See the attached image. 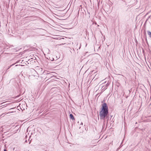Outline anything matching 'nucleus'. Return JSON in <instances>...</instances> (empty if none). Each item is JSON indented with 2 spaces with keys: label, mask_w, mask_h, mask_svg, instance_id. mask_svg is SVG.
Masks as SVG:
<instances>
[{
  "label": "nucleus",
  "mask_w": 151,
  "mask_h": 151,
  "mask_svg": "<svg viewBox=\"0 0 151 151\" xmlns=\"http://www.w3.org/2000/svg\"><path fill=\"white\" fill-rule=\"evenodd\" d=\"M4 151H7L6 150V149H4Z\"/></svg>",
  "instance_id": "20e7f679"
},
{
  "label": "nucleus",
  "mask_w": 151,
  "mask_h": 151,
  "mask_svg": "<svg viewBox=\"0 0 151 151\" xmlns=\"http://www.w3.org/2000/svg\"><path fill=\"white\" fill-rule=\"evenodd\" d=\"M108 114V107L106 103L104 104L102 106L101 111L99 112V116L101 119H104Z\"/></svg>",
  "instance_id": "f257e3e1"
},
{
  "label": "nucleus",
  "mask_w": 151,
  "mask_h": 151,
  "mask_svg": "<svg viewBox=\"0 0 151 151\" xmlns=\"http://www.w3.org/2000/svg\"><path fill=\"white\" fill-rule=\"evenodd\" d=\"M70 118L72 120H74V118L73 115L72 114H70Z\"/></svg>",
  "instance_id": "f03ea898"
},
{
  "label": "nucleus",
  "mask_w": 151,
  "mask_h": 151,
  "mask_svg": "<svg viewBox=\"0 0 151 151\" xmlns=\"http://www.w3.org/2000/svg\"><path fill=\"white\" fill-rule=\"evenodd\" d=\"M147 34L150 37H151V32L149 31H147Z\"/></svg>",
  "instance_id": "7ed1b4c3"
}]
</instances>
